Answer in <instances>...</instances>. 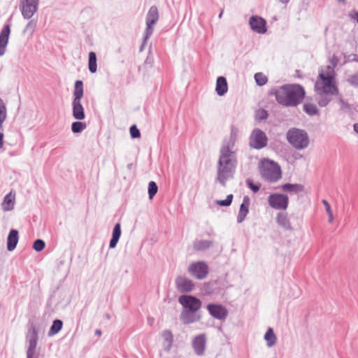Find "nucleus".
<instances>
[{
	"label": "nucleus",
	"mask_w": 358,
	"mask_h": 358,
	"mask_svg": "<svg viewBox=\"0 0 358 358\" xmlns=\"http://www.w3.org/2000/svg\"><path fill=\"white\" fill-rule=\"evenodd\" d=\"M10 32V26L7 24L3 27L0 33V56L3 55L6 52Z\"/></svg>",
	"instance_id": "412c9836"
},
{
	"label": "nucleus",
	"mask_w": 358,
	"mask_h": 358,
	"mask_svg": "<svg viewBox=\"0 0 358 358\" xmlns=\"http://www.w3.org/2000/svg\"><path fill=\"white\" fill-rule=\"evenodd\" d=\"M303 108L305 113L309 115H315L318 113V109L314 103L309 102L305 103Z\"/></svg>",
	"instance_id": "473e14b6"
},
{
	"label": "nucleus",
	"mask_w": 358,
	"mask_h": 358,
	"mask_svg": "<svg viewBox=\"0 0 358 358\" xmlns=\"http://www.w3.org/2000/svg\"><path fill=\"white\" fill-rule=\"evenodd\" d=\"M176 285L177 289L180 292H189L194 288V284L189 279L184 276L176 278Z\"/></svg>",
	"instance_id": "a211bd4d"
},
{
	"label": "nucleus",
	"mask_w": 358,
	"mask_h": 358,
	"mask_svg": "<svg viewBox=\"0 0 358 358\" xmlns=\"http://www.w3.org/2000/svg\"><path fill=\"white\" fill-rule=\"evenodd\" d=\"M223 10L221 11V13L219 14V18H221L222 17Z\"/></svg>",
	"instance_id": "5fc2aeb1"
},
{
	"label": "nucleus",
	"mask_w": 358,
	"mask_h": 358,
	"mask_svg": "<svg viewBox=\"0 0 358 358\" xmlns=\"http://www.w3.org/2000/svg\"><path fill=\"white\" fill-rule=\"evenodd\" d=\"M249 24L251 29L258 34H265L267 31L266 22L262 17L252 15L250 17Z\"/></svg>",
	"instance_id": "dca6fc26"
},
{
	"label": "nucleus",
	"mask_w": 358,
	"mask_h": 358,
	"mask_svg": "<svg viewBox=\"0 0 358 358\" xmlns=\"http://www.w3.org/2000/svg\"><path fill=\"white\" fill-rule=\"evenodd\" d=\"M281 189L285 192L297 194L304 190V186L301 184L286 183L281 186Z\"/></svg>",
	"instance_id": "bb28decb"
},
{
	"label": "nucleus",
	"mask_w": 358,
	"mask_h": 358,
	"mask_svg": "<svg viewBox=\"0 0 358 358\" xmlns=\"http://www.w3.org/2000/svg\"><path fill=\"white\" fill-rule=\"evenodd\" d=\"M327 214H328V215H329V222L330 223H331V222H333V220H334L333 213H332V212H331V213H327Z\"/></svg>",
	"instance_id": "de8ad7c7"
},
{
	"label": "nucleus",
	"mask_w": 358,
	"mask_h": 358,
	"mask_svg": "<svg viewBox=\"0 0 358 358\" xmlns=\"http://www.w3.org/2000/svg\"><path fill=\"white\" fill-rule=\"evenodd\" d=\"M232 199H233V195L232 194H229L226 199L224 200H218L216 201V203L220 205V206H229L231 202H232Z\"/></svg>",
	"instance_id": "58836bf2"
},
{
	"label": "nucleus",
	"mask_w": 358,
	"mask_h": 358,
	"mask_svg": "<svg viewBox=\"0 0 358 358\" xmlns=\"http://www.w3.org/2000/svg\"><path fill=\"white\" fill-rule=\"evenodd\" d=\"M95 334L97 335V336H101V331L100 329H96L95 331Z\"/></svg>",
	"instance_id": "3c124183"
},
{
	"label": "nucleus",
	"mask_w": 358,
	"mask_h": 358,
	"mask_svg": "<svg viewBox=\"0 0 358 358\" xmlns=\"http://www.w3.org/2000/svg\"><path fill=\"white\" fill-rule=\"evenodd\" d=\"M130 134L133 138H136L140 137V136H141L140 131L136 125H132L130 127Z\"/></svg>",
	"instance_id": "79ce46f5"
},
{
	"label": "nucleus",
	"mask_w": 358,
	"mask_h": 358,
	"mask_svg": "<svg viewBox=\"0 0 358 358\" xmlns=\"http://www.w3.org/2000/svg\"><path fill=\"white\" fill-rule=\"evenodd\" d=\"M236 164V155L233 150V143L222 145L217 166L216 180L224 187L227 181L233 178Z\"/></svg>",
	"instance_id": "f03ea898"
},
{
	"label": "nucleus",
	"mask_w": 358,
	"mask_h": 358,
	"mask_svg": "<svg viewBox=\"0 0 358 358\" xmlns=\"http://www.w3.org/2000/svg\"><path fill=\"white\" fill-rule=\"evenodd\" d=\"M45 246V242L41 239H37L34 242L33 248L37 251L41 252Z\"/></svg>",
	"instance_id": "4c0bfd02"
},
{
	"label": "nucleus",
	"mask_w": 358,
	"mask_h": 358,
	"mask_svg": "<svg viewBox=\"0 0 358 358\" xmlns=\"http://www.w3.org/2000/svg\"><path fill=\"white\" fill-rule=\"evenodd\" d=\"M96 56L95 52H90L89 53V70L91 73H95L96 71Z\"/></svg>",
	"instance_id": "2f4dec72"
},
{
	"label": "nucleus",
	"mask_w": 358,
	"mask_h": 358,
	"mask_svg": "<svg viewBox=\"0 0 358 358\" xmlns=\"http://www.w3.org/2000/svg\"><path fill=\"white\" fill-rule=\"evenodd\" d=\"M7 117V110L3 101L0 98V118Z\"/></svg>",
	"instance_id": "a19ab883"
},
{
	"label": "nucleus",
	"mask_w": 358,
	"mask_h": 358,
	"mask_svg": "<svg viewBox=\"0 0 358 358\" xmlns=\"http://www.w3.org/2000/svg\"><path fill=\"white\" fill-rule=\"evenodd\" d=\"M338 101L341 106V109L342 110L345 111L350 109L349 104L346 103L342 98H339Z\"/></svg>",
	"instance_id": "c03bdc74"
},
{
	"label": "nucleus",
	"mask_w": 358,
	"mask_h": 358,
	"mask_svg": "<svg viewBox=\"0 0 358 358\" xmlns=\"http://www.w3.org/2000/svg\"><path fill=\"white\" fill-rule=\"evenodd\" d=\"M357 61H358V59H357Z\"/></svg>",
	"instance_id": "4d7b16f0"
},
{
	"label": "nucleus",
	"mask_w": 358,
	"mask_h": 358,
	"mask_svg": "<svg viewBox=\"0 0 358 358\" xmlns=\"http://www.w3.org/2000/svg\"><path fill=\"white\" fill-rule=\"evenodd\" d=\"M288 142L296 150H303L308 147L309 138L307 133L300 129L292 128L286 134Z\"/></svg>",
	"instance_id": "423d86ee"
},
{
	"label": "nucleus",
	"mask_w": 358,
	"mask_h": 358,
	"mask_svg": "<svg viewBox=\"0 0 358 358\" xmlns=\"http://www.w3.org/2000/svg\"><path fill=\"white\" fill-rule=\"evenodd\" d=\"M315 90L317 103L320 107H325L332 100L333 96L338 94L335 72L332 67L328 66L325 71H320L315 83Z\"/></svg>",
	"instance_id": "f257e3e1"
},
{
	"label": "nucleus",
	"mask_w": 358,
	"mask_h": 358,
	"mask_svg": "<svg viewBox=\"0 0 358 358\" xmlns=\"http://www.w3.org/2000/svg\"><path fill=\"white\" fill-rule=\"evenodd\" d=\"M62 326H63V322L62 320H55L53 322V323L48 331V336H52L57 334L62 329Z\"/></svg>",
	"instance_id": "c756f323"
},
{
	"label": "nucleus",
	"mask_w": 358,
	"mask_h": 358,
	"mask_svg": "<svg viewBox=\"0 0 358 358\" xmlns=\"http://www.w3.org/2000/svg\"><path fill=\"white\" fill-rule=\"evenodd\" d=\"M348 82L352 86L358 87V72L350 75L348 78Z\"/></svg>",
	"instance_id": "ea45409f"
},
{
	"label": "nucleus",
	"mask_w": 358,
	"mask_h": 358,
	"mask_svg": "<svg viewBox=\"0 0 358 358\" xmlns=\"http://www.w3.org/2000/svg\"><path fill=\"white\" fill-rule=\"evenodd\" d=\"M250 204V199L248 196H245L243 199V203H241L239 209V212L237 216V222L241 223L245 219L247 215L249 213V207Z\"/></svg>",
	"instance_id": "aec40b11"
},
{
	"label": "nucleus",
	"mask_w": 358,
	"mask_h": 358,
	"mask_svg": "<svg viewBox=\"0 0 358 358\" xmlns=\"http://www.w3.org/2000/svg\"><path fill=\"white\" fill-rule=\"evenodd\" d=\"M277 101L285 106H296L304 98L305 90L297 84L284 85L273 92Z\"/></svg>",
	"instance_id": "7ed1b4c3"
},
{
	"label": "nucleus",
	"mask_w": 358,
	"mask_h": 358,
	"mask_svg": "<svg viewBox=\"0 0 358 358\" xmlns=\"http://www.w3.org/2000/svg\"><path fill=\"white\" fill-rule=\"evenodd\" d=\"M87 125L85 122L79 121H76L72 123L71 124V130L73 133L78 134L82 132L84 129H85Z\"/></svg>",
	"instance_id": "72a5a7b5"
},
{
	"label": "nucleus",
	"mask_w": 358,
	"mask_h": 358,
	"mask_svg": "<svg viewBox=\"0 0 358 358\" xmlns=\"http://www.w3.org/2000/svg\"><path fill=\"white\" fill-rule=\"evenodd\" d=\"M262 113L265 114V116L263 117L262 118H266V112L264 110V111H262Z\"/></svg>",
	"instance_id": "6e6d98bb"
},
{
	"label": "nucleus",
	"mask_w": 358,
	"mask_h": 358,
	"mask_svg": "<svg viewBox=\"0 0 358 358\" xmlns=\"http://www.w3.org/2000/svg\"><path fill=\"white\" fill-rule=\"evenodd\" d=\"M157 190L158 187L157 184L153 181L150 182L148 184V194L150 199L157 194Z\"/></svg>",
	"instance_id": "e433bc0d"
},
{
	"label": "nucleus",
	"mask_w": 358,
	"mask_h": 358,
	"mask_svg": "<svg viewBox=\"0 0 358 358\" xmlns=\"http://www.w3.org/2000/svg\"><path fill=\"white\" fill-rule=\"evenodd\" d=\"M282 3L287 4L289 0H279Z\"/></svg>",
	"instance_id": "603ef678"
},
{
	"label": "nucleus",
	"mask_w": 358,
	"mask_h": 358,
	"mask_svg": "<svg viewBox=\"0 0 358 358\" xmlns=\"http://www.w3.org/2000/svg\"><path fill=\"white\" fill-rule=\"evenodd\" d=\"M238 129L233 127L231 130V136L229 140H226L224 141L222 145H229L230 143H233V148H234L235 142L236 140V136L238 134Z\"/></svg>",
	"instance_id": "f704fd0d"
},
{
	"label": "nucleus",
	"mask_w": 358,
	"mask_h": 358,
	"mask_svg": "<svg viewBox=\"0 0 358 358\" xmlns=\"http://www.w3.org/2000/svg\"><path fill=\"white\" fill-rule=\"evenodd\" d=\"M206 309L210 315L216 320H224L228 316V310L222 304L209 303Z\"/></svg>",
	"instance_id": "4468645a"
},
{
	"label": "nucleus",
	"mask_w": 358,
	"mask_h": 358,
	"mask_svg": "<svg viewBox=\"0 0 358 358\" xmlns=\"http://www.w3.org/2000/svg\"><path fill=\"white\" fill-rule=\"evenodd\" d=\"M228 90V85L227 80L223 76H220L216 80L215 91L219 96L224 95Z\"/></svg>",
	"instance_id": "393cba45"
},
{
	"label": "nucleus",
	"mask_w": 358,
	"mask_h": 358,
	"mask_svg": "<svg viewBox=\"0 0 358 358\" xmlns=\"http://www.w3.org/2000/svg\"><path fill=\"white\" fill-rule=\"evenodd\" d=\"M38 331L35 326L31 325L29 327L26 335V342L27 343V358H33L36 353V348L38 343Z\"/></svg>",
	"instance_id": "6e6552de"
},
{
	"label": "nucleus",
	"mask_w": 358,
	"mask_h": 358,
	"mask_svg": "<svg viewBox=\"0 0 358 358\" xmlns=\"http://www.w3.org/2000/svg\"><path fill=\"white\" fill-rule=\"evenodd\" d=\"M18 239V231L16 229H11L7 239V249L8 251H13L16 248Z\"/></svg>",
	"instance_id": "5701e85b"
},
{
	"label": "nucleus",
	"mask_w": 358,
	"mask_h": 358,
	"mask_svg": "<svg viewBox=\"0 0 358 358\" xmlns=\"http://www.w3.org/2000/svg\"><path fill=\"white\" fill-rule=\"evenodd\" d=\"M259 171L262 177L271 182H277L282 177V171L280 166L270 159L262 161Z\"/></svg>",
	"instance_id": "20e7f679"
},
{
	"label": "nucleus",
	"mask_w": 358,
	"mask_h": 358,
	"mask_svg": "<svg viewBox=\"0 0 358 358\" xmlns=\"http://www.w3.org/2000/svg\"><path fill=\"white\" fill-rule=\"evenodd\" d=\"M3 132L0 131V149L3 147Z\"/></svg>",
	"instance_id": "49530a36"
},
{
	"label": "nucleus",
	"mask_w": 358,
	"mask_h": 358,
	"mask_svg": "<svg viewBox=\"0 0 358 358\" xmlns=\"http://www.w3.org/2000/svg\"><path fill=\"white\" fill-rule=\"evenodd\" d=\"M121 236V225L117 223L113 230L112 238L110 241V248H115Z\"/></svg>",
	"instance_id": "a878e982"
},
{
	"label": "nucleus",
	"mask_w": 358,
	"mask_h": 358,
	"mask_svg": "<svg viewBox=\"0 0 358 358\" xmlns=\"http://www.w3.org/2000/svg\"><path fill=\"white\" fill-rule=\"evenodd\" d=\"M266 134L259 129H255L250 136V145L255 149H262L267 145Z\"/></svg>",
	"instance_id": "1a4fd4ad"
},
{
	"label": "nucleus",
	"mask_w": 358,
	"mask_h": 358,
	"mask_svg": "<svg viewBox=\"0 0 358 358\" xmlns=\"http://www.w3.org/2000/svg\"><path fill=\"white\" fill-rule=\"evenodd\" d=\"M354 130L356 133L358 134V123L354 124Z\"/></svg>",
	"instance_id": "8fccbe9b"
},
{
	"label": "nucleus",
	"mask_w": 358,
	"mask_h": 358,
	"mask_svg": "<svg viewBox=\"0 0 358 358\" xmlns=\"http://www.w3.org/2000/svg\"><path fill=\"white\" fill-rule=\"evenodd\" d=\"M264 338L268 348L273 347L276 343L277 338L272 328L267 329Z\"/></svg>",
	"instance_id": "cd10ccee"
},
{
	"label": "nucleus",
	"mask_w": 358,
	"mask_h": 358,
	"mask_svg": "<svg viewBox=\"0 0 358 358\" xmlns=\"http://www.w3.org/2000/svg\"><path fill=\"white\" fill-rule=\"evenodd\" d=\"M276 222L278 224L285 230H292V227L287 214L284 212H280L276 215Z\"/></svg>",
	"instance_id": "4be33fe9"
},
{
	"label": "nucleus",
	"mask_w": 358,
	"mask_h": 358,
	"mask_svg": "<svg viewBox=\"0 0 358 358\" xmlns=\"http://www.w3.org/2000/svg\"><path fill=\"white\" fill-rule=\"evenodd\" d=\"M162 338L164 340V349L165 351L169 352L172 348L173 342V335L170 330H164L161 334Z\"/></svg>",
	"instance_id": "b1692460"
},
{
	"label": "nucleus",
	"mask_w": 358,
	"mask_h": 358,
	"mask_svg": "<svg viewBox=\"0 0 358 358\" xmlns=\"http://www.w3.org/2000/svg\"><path fill=\"white\" fill-rule=\"evenodd\" d=\"M15 203V194L12 191L7 194L1 203L3 211L8 212L13 210Z\"/></svg>",
	"instance_id": "6ab92c4d"
},
{
	"label": "nucleus",
	"mask_w": 358,
	"mask_h": 358,
	"mask_svg": "<svg viewBox=\"0 0 358 358\" xmlns=\"http://www.w3.org/2000/svg\"><path fill=\"white\" fill-rule=\"evenodd\" d=\"M36 25H37L36 20H29L27 22V25L25 26L24 29H23V33L28 34L30 36H31L35 31Z\"/></svg>",
	"instance_id": "7c9ffc66"
},
{
	"label": "nucleus",
	"mask_w": 358,
	"mask_h": 358,
	"mask_svg": "<svg viewBox=\"0 0 358 358\" xmlns=\"http://www.w3.org/2000/svg\"><path fill=\"white\" fill-rule=\"evenodd\" d=\"M201 315L198 310H182L180 314V320L184 324H189L200 321Z\"/></svg>",
	"instance_id": "f3484780"
},
{
	"label": "nucleus",
	"mask_w": 358,
	"mask_h": 358,
	"mask_svg": "<svg viewBox=\"0 0 358 358\" xmlns=\"http://www.w3.org/2000/svg\"><path fill=\"white\" fill-rule=\"evenodd\" d=\"M268 202L274 209L285 210L288 207L289 198L286 194L273 193L268 196Z\"/></svg>",
	"instance_id": "9d476101"
},
{
	"label": "nucleus",
	"mask_w": 358,
	"mask_h": 358,
	"mask_svg": "<svg viewBox=\"0 0 358 358\" xmlns=\"http://www.w3.org/2000/svg\"><path fill=\"white\" fill-rule=\"evenodd\" d=\"M6 118H0V131H3V123L5 122Z\"/></svg>",
	"instance_id": "09e8293b"
},
{
	"label": "nucleus",
	"mask_w": 358,
	"mask_h": 358,
	"mask_svg": "<svg viewBox=\"0 0 358 358\" xmlns=\"http://www.w3.org/2000/svg\"><path fill=\"white\" fill-rule=\"evenodd\" d=\"M246 184L248 187L250 188L255 193L259 190L260 186L258 185H255L251 179H247Z\"/></svg>",
	"instance_id": "37998d69"
},
{
	"label": "nucleus",
	"mask_w": 358,
	"mask_h": 358,
	"mask_svg": "<svg viewBox=\"0 0 358 358\" xmlns=\"http://www.w3.org/2000/svg\"><path fill=\"white\" fill-rule=\"evenodd\" d=\"M83 94V81H76L74 85L73 99L72 101V115L77 120H83L85 117L84 108L81 103Z\"/></svg>",
	"instance_id": "39448f33"
},
{
	"label": "nucleus",
	"mask_w": 358,
	"mask_h": 358,
	"mask_svg": "<svg viewBox=\"0 0 358 358\" xmlns=\"http://www.w3.org/2000/svg\"><path fill=\"white\" fill-rule=\"evenodd\" d=\"M207 337L205 334L194 336L192 341V347L197 356H203L206 349Z\"/></svg>",
	"instance_id": "2eb2a0df"
},
{
	"label": "nucleus",
	"mask_w": 358,
	"mask_h": 358,
	"mask_svg": "<svg viewBox=\"0 0 358 358\" xmlns=\"http://www.w3.org/2000/svg\"><path fill=\"white\" fill-rule=\"evenodd\" d=\"M178 302L182 306V310H199L201 307V300L191 295L180 296Z\"/></svg>",
	"instance_id": "f8f14e48"
},
{
	"label": "nucleus",
	"mask_w": 358,
	"mask_h": 358,
	"mask_svg": "<svg viewBox=\"0 0 358 358\" xmlns=\"http://www.w3.org/2000/svg\"><path fill=\"white\" fill-rule=\"evenodd\" d=\"M38 0H21L20 9L24 19L29 20L37 12Z\"/></svg>",
	"instance_id": "9b49d317"
},
{
	"label": "nucleus",
	"mask_w": 358,
	"mask_h": 358,
	"mask_svg": "<svg viewBox=\"0 0 358 358\" xmlns=\"http://www.w3.org/2000/svg\"><path fill=\"white\" fill-rule=\"evenodd\" d=\"M322 203L325 206L327 213L332 212L329 203L326 200H322Z\"/></svg>",
	"instance_id": "a18cd8bd"
},
{
	"label": "nucleus",
	"mask_w": 358,
	"mask_h": 358,
	"mask_svg": "<svg viewBox=\"0 0 358 358\" xmlns=\"http://www.w3.org/2000/svg\"><path fill=\"white\" fill-rule=\"evenodd\" d=\"M213 245L208 240H199L194 242L193 247L197 251H202L209 248Z\"/></svg>",
	"instance_id": "c85d7f7f"
},
{
	"label": "nucleus",
	"mask_w": 358,
	"mask_h": 358,
	"mask_svg": "<svg viewBox=\"0 0 358 358\" xmlns=\"http://www.w3.org/2000/svg\"><path fill=\"white\" fill-rule=\"evenodd\" d=\"M188 272L197 279L205 278L208 273V266L203 262L192 263L188 267Z\"/></svg>",
	"instance_id": "ddd939ff"
},
{
	"label": "nucleus",
	"mask_w": 358,
	"mask_h": 358,
	"mask_svg": "<svg viewBox=\"0 0 358 358\" xmlns=\"http://www.w3.org/2000/svg\"><path fill=\"white\" fill-rule=\"evenodd\" d=\"M159 20V14L157 8L155 6L150 7L146 15V28L144 32L143 41L141 47V50H143V45L146 43L147 41L152 36L154 31V25Z\"/></svg>",
	"instance_id": "0eeeda50"
},
{
	"label": "nucleus",
	"mask_w": 358,
	"mask_h": 358,
	"mask_svg": "<svg viewBox=\"0 0 358 358\" xmlns=\"http://www.w3.org/2000/svg\"><path fill=\"white\" fill-rule=\"evenodd\" d=\"M255 80L259 86H263L267 83V77L262 73H257L255 74Z\"/></svg>",
	"instance_id": "c9c22d12"
},
{
	"label": "nucleus",
	"mask_w": 358,
	"mask_h": 358,
	"mask_svg": "<svg viewBox=\"0 0 358 358\" xmlns=\"http://www.w3.org/2000/svg\"><path fill=\"white\" fill-rule=\"evenodd\" d=\"M353 18L355 19L358 22V13H355Z\"/></svg>",
	"instance_id": "864d4df0"
}]
</instances>
